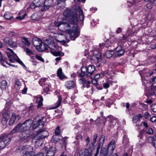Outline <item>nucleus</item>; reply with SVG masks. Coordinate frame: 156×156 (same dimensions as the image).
Wrapping results in <instances>:
<instances>
[{
	"mask_svg": "<svg viewBox=\"0 0 156 156\" xmlns=\"http://www.w3.org/2000/svg\"><path fill=\"white\" fill-rule=\"evenodd\" d=\"M80 81V82L83 84V85H85V84L87 83V81L86 80L83 78L81 79Z\"/></svg>",
	"mask_w": 156,
	"mask_h": 156,
	"instance_id": "6e6d98bb",
	"label": "nucleus"
},
{
	"mask_svg": "<svg viewBox=\"0 0 156 156\" xmlns=\"http://www.w3.org/2000/svg\"><path fill=\"white\" fill-rule=\"evenodd\" d=\"M43 2L41 0H34L30 5V7L32 9H34L35 8L41 6L43 4Z\"/></svg>",
	"mask_w": 156,
	"mask_h": 156,
	"instance_id": "9b49d317",
	"label": "nucleus"
},
{
	"mask_svg": "<svg viewBox=\"0 0 156 156\" xmlns=\"http://www.w3.org/2000/svg\"><path fill=\"white\" fill-rule=\"evenodd\" d=\"M147 140L148 142L151 144L153 146L156 148V140L152 137L150 136L148 138Z\"/></svg>",
	"mask_w": 156,
	"mask_h": 156,
	"instance_id": "c85d7f7f",
	"label": "nucleus"
},
{
	"mask_svg": "<svg viewBox=\"0 0 156 156\" xmlns=\"http://www.w3.org/2000/svg\"><path fill=\"white\" fill-rule=\"evenodd\" d=\"M104 143H102L101 141H99L97 144V150L96 153L95 154H94V156H97V155L98 154L99 150L101 146H102Z\"/></svg>",
	"mask_w": 156,
	"mask_h": 156,
	"instance_id": "2f4dec72",
	"label": "nucleus"
},
{
	"mask_svg": "<svg viewBox=\"0 0 156 156\" xmlns=\"http://www.w3.org/2000/svg\"><path fill=\"white\" fill-rule=\"evenodd\" d=\"M14 118V120L15 122H17V121L20 119L21 117L19 115H16L14 113H13L11 117Z\"/></svg>",
	"mask_w": 156,
	"mask_h": 156,
	"instance_id": "f704fd0d",
	"label": "nucleus"
},
{
	"mask_svg": "<svg viewBox=\"0 0 156 156\" xmlns=\"http://www.w3.org/2000/svg\"><path fill=\"white\" fill-rule=\"evenodd\" d=\"M154 73H155V71H153V70L152 71H151L149 69H146L144 73L145 76H150Z\"/></svg>",
	"mask_w": 156,
	"mask_h": 156,
	"instance_id": "473e14b6",
	"label": "nucleus"
},
{
	"mask_svg": "<svg viewBox=\"0 0 156 156\" xmlns=\"http://www.w3.org/2000/svg\"><path fill=\"white\" fill-rule=\"evenodd\" d=\"M60 135H56L54 134L52 136V140L55 142H58L60 139Z\"/></svg>",
	"mask_w": 156,
	"mask_h": 156,
	"instance_id": "72a5a7b5",
	"label": "nucleus"
},
{
	"mask_svg": "<svg viewBox=\"0 0 156 156\" xmlns=\"http://www.w3.org/2000/svg\"><path fill=\"white\" fill-rule=\"evenodd\" d=\"M35 99L36 100V103H38V105L37 106V108H39L42 106L43 98L42 96H39V97H36L35 98Z\"/></svg>",
	"mask_w": 156,
	"mask_h": 156,
	"instance_id": "a211bd4d",
	"label": "nucleus"
},
{
	"mask_svg": "<svg viewBox=\"0 0 156 156\" xmlns=\"http://www.w3.org/2000/svg\"><path fill=\"white\" fill-rule=\"evenodd\" d=\"M104 76V73H101L100 74H97L95 76V79H98L102 78Z\"/></svg>",
	"mask_w": 156,
	"mask_h": 156,
	"instance_id": "49530a36",
	"label": "nucleus"
},
{
	"mask_svg": "<svg viewBox=\"0 0 156 156\" xmlns=\"http://www.w3.org/2000/svg\"><path fill=\"white\" fill-rule=\"evenodd\" d=\"M8 119H7V118L3 116V119L2 121V125H5L6 124L7 122V120Z\"/></svg>",
	"mask_w": 156,
	"mask_h": 156,
	"instance_id": "5fc2aeb1",
	"label": "nucleus"
},
{
	"mask_svg": "<svg viewBox=\"0 0 156 156\" xmlns=\"http://www.w3.org/2000/svg\"><path fill=\"white\" fill-rule=\"evenodd\" d=\"M151 109L153 112H156V104L153 105L151 106Z\"/></svg>",
	"mask_w": 156,
	"mask_h": 156,
	"instance_id": "338daca9",
	"label": "nucleus"
},
{
	"mask_svg": "<svg viewBox=\"0 0 156 156\" xmlns=\"http://www.w3.org/2000/svg\"><path fill=\"white\" fill-rule=\"evenodd\" d=\"M22 42L25 46L29 47L30 45V42L28 41V40H22Z\"/></svg>",
	"mask_w": 156,
	"mask_h": 156,
	"instance_id": "c03bdc74",
	"label": "nucleus"
},
{
	"mask_svg": "<svg viewBox=\"0 0 156 156\" xmlns=\"http://www.w3.org/2000/svg\"><path fill=\"white\" fill-rule=\"evenodd\" d=\"M90 145H89L88 149H82L80 152L79 156H94L93 154L94 150H92Z\"/></svg>",
	"mask_w": 156,
	"mask_h": 156,
	"instance_id": "6e6552de",
	"label": "nucleus"
},
{
	"mask_svg": "<svg viewBox=\"0 0 156 156\" xmlns=\"http://www.w3.org/2000/svg\"><path fill=\"white\" fill-rule=\"evenodd\" d=\"M62 21L59 22H57V21H55L54 23V25L56 27H61V24Z\"/></svg>",
	"mask_w": 156,
	"mask_h": 156,
	"instance_id": "13d9d810",
	"label": "nucleus"
},
{
	"mask_svg": "<svg viewBox=\"0 0 156 156\" xmlns=\"http://www.w3.org/2000/svg\"><path fill=\"white\" fill-rule=\"evenodd\" d=\"M44 118V117H42L41 119L38 120L36 124H34L33 126V129H35L37 127H39L40 129L44 127V122L42 120Z\"/></svg>",
	"mask_w": 156,
	"mask_h": 156,
	"instance_id": "4468645a",
	"label": "nucleus"
},
{
	"mask_svg": "<svg viewBox=\"0 0 156 156\" xmlns=\"http://www.w3.org/2000/svg\"><path fill=\"white\" fill-rule=\"evenodd\" d=\"M105 136L104 135H102L100 138L99 139V141H101L102 142V143H104L105 142Z\"/></svg>",
	"mask_w": 156,
	"mask_h": 156,
	"instance_id": "052dcab7",
	"label": "nucleus"
},
{
	"mask_svg": "<svg viewBox=\"0 0 156 156\" xmlns=\"http://www.w3.org/2000/svg\"><path fill=\"white\" fill-rule=\"evenodd\" d=\"M24 50L26 54L29 55H30L33 54V51L28 48H26L24 49Z\"/></svg>",
	"mask_w": 156,
	"mask_h": 156,
	"instance_id": "e433bc0d",
	"label": "nucleus"
},
{
	"mask_svg": "<svg viewBox=\"0 0 156 156\" xmlns=\"http://www.w3.org/2000/svg\"><path fill=\"white\" fill-rule=\"evenodd\" d=\"M2 57H2H0V60L1 61L2 64L4 66H5V65L4 64V63L5 62L7 64H8V62L7 61H5V60L3 59Z\"/></svg>",
	"mask_w": 156,
	"mask_h": 156,
	"instance_id": "bf43d9fd",
	"label": "nucleus"
},
{
	"mask_svg": "<svg viewBox=\"0 0 156 156\" xmlns=\"http://www.w3.org/2000/svg\"><path fill=\"white\" fill-rule=\"evenodd\" d=\"M79 12V19L81 21H83L84 16L83 14V10L80 8L79 6H78L75 10V12L71 13V10L69 9H66L63 12V15L66 18L69 19V20L70 22L73 16H75V14H77V17H78V13Z\"/></svg>",
	"mask_w": 156,
	"mask_h": 156,
	"instance_id": "7ed1b4c3",
	"label": "nucleus"
},
{
	"mask_svg": "<svg viewBox=\"0 0 156 156\" xmlns=\"http://www.w3.org/2000/svg\"><path fill=\"white\" fill-rule=\"evenodd\" d=\"M4 17L8 20H12L13 19L12 13L8 12H5V13Z\"/></svg>",
	"mask_w": 156,
	"mask_h": 156,
	"instance_id": "c756f323",
	"label": "nucleus"
},
{
	"mask_svg": "<svg viewBox=\"0 0 156 156\" xmlns=\"http://www.w3.org/2000/svg\"><path fill=\"white\" fill-rule=\"evenodd\" d=\"M123 44H121L120 45L117 47L115 49L116 53L115 55L117 56H121L123 55L125 52V50L123 49L121 45Z\"/></svg>",
	"mask_w": 156,
	"mask_h": 156,
	"instance_id": "ddd939ff",
	"label": "nucleus"
},
{
	"mask_svg": "<svg viewBox=\"0 0 156 156\" xmlns=\"http://www.w3.org/2000/svg\"><path fill=\"white\" fill-rule=\"evenodd\" d=\"M46 81V78H42L41 79L39 82V83L41 86H42L43 83H44Z\"/></svg>",
	"mask_w": 156,
	"mask_h": 156,
	"instance_id": "3c124183",
	"label": "nucleus"
},
{
	"mask_svg": "<svg viewBox=\"0 0 156 156\" xmlns=\"http://www.w3.org/2000/svg\"><path fill=\"white\" fill-rule=\"evenodd\" d=\"M61 133V130L60 129L59 126H57L55 132V134L56 135H60Z\"/></svg>",
	"mask_w": 156,
	"mask_h": 156,
	"instance_id": "37998d69",
	"label": "nucleus"
},
{
	"mask_svg": "<svg viewBox=\"0 0 156 156\" xmlns=\"http://www.w3.org/2000/svg\"><path fill=\"white\" fill-rule=\"evenodd\" d=\"M98 137V135L97 134H94L93 136V140L91 144V145H90V147L92 150H94L95 148L94 144L96 143L97 139Z\"/></svg>",
	"mask_w": 156,
	"mask_h": 156,
	"instance_id": "bb28decb",
	"label": "nucleus"
},
{
	"mask_svg": "<svg viewBox=\"0 0 156 156\" xmlns=\"http://www.w3.org/2000/svg\"><path fill=\"white\" fill-rule=\"evenodd\" d=\"M151 88L153 90H156V83H153Z\"/></svg>",
	"mask_w": 156,
	"mask_h": 156,
	"instance_id": "774afa93",
	"label": "nucleus"
},
{
	"mask_svg": "<svg viewBox=\"0 0 156 156\" xmlns=\"http://www.w3.org/2000/svg\"><path fill=\"white\" fill-rule=\"evenodd\" d=\"M123 142L124 144H127L129 143L128 139L126 136L123 137Z\"/></svg>",
	"mask_w": 156,
	"mask_h": 156,
	"instance_id": "680f3d73",
	"label": "nucleus"
},
{
	"mask_svg": "<svg viewBox=\"0 0 156 156\" xmlns=\"http://www.w3.org/2000/svg\"><path fill=\"white\" fill-rule=\"evenodd\" d=\"M147 130L146 132V133L149 135H152L153 134L154 131L151 128H147Z\"/></svg>",
	"mask_w": 156,
	"mask_h": 156,
	"instance_id": "79ce46f5",
	"label": "nucleus"
},
{
	"mask_svg": "<svg viewBox=\"0 0 156 156\" xmlns=\"http://www.w3.org/2000/svg\"><path fill=\"white\" fill-rule=\"evenodd\" d=\"M5 43L6 45L11 47H15L17 46L16 42L13 41V40H5Z\"/></svg>",
	"mask_w": 156,
	"mask_h": 156,
	"instance_id": "dca6fc26",
	"label": "nucleus"
},
{
	"mask_svg": "<svg viewBox=\"0 0 156 156\" xmlns=\"http://www.w3.org/2000/svg\"><path fill=\"white\" fill-rule=\"evenodd\" d=\"M142 117V116L141 114H138L133 117L132 119V121L134 123H138L140 122V119H141Z\"/></svg>",
	"mask_w": 156,
	"mask_h": 156,
	"instance_id": "412c9836",
	"label": "nucleus"
},
{
	"mask_svg": "<svg viewBox=\"0 0 156 156\" xmlns=\"http://www.w3.org/2000/svg\"><path fill=\"white\" fill-rule=\"evenodd\" d=\"M48 45H45L44 44L42 43L41 44V45L40 46V48L37 49V50L40 52H42L45 51L46 52H48Z\"/></svg>",
	"mask_w": 156,
	"mask_h": 156,
	"instance_id": "6ab92c4d",
	"label": "nucleus"
},
{
	"mask_svg": "<svg viewBox=\"0 0 156 156\" xmlns=\"http://www.w3.org/2000/svg\"><path fill=\"white\" fill-rule=\"evenodd\" d=\"M58 42H60L61 44L62 45H64L66 43H68L69 41L68 40H66V41L64 40L62 41H60L59 40H57Z\"/></svg>",
	"mask_w": 156,
	"mask_h": 156,
	"instance_id": "864d4df0",
	"label": "nucleus"
},
{
	"mask_svg": "<svg viewBox=\"0 0 156 156\" xmlns=\"http://www.w3.org/2000/svg\"><path fill=\"white\" fill-rule=\"evenodd\" d=\"M53 5V2L52 0H45L44 2L43 11L48 9Z\"/></svg>",
	"mask_w": 156,
	"mask_h": 156,
	"instance_id": "f8f14e48",
	"label": "nucleus"
},
{
	"mask_svg": "<svg viewBox=\"0 0 156 156\" xmlns=\"http://www.w3.org/2000/svg\"><path fill=\"white\" fill-rule=\"evenodd\" d=\"M21 86V83L19 80H16L14 86L16 92H18Z\"/></svg>",
	"mask_w": 156,
	"mask_h": 156,
	"instance_id": "b1692460",
	"label": "nucleus"
},
{
	"mask_svg": "<svg viewBox=\"0 0 156 156\" xmlns=\"http://www.w3.org/2000/svg\"><path fill=\"white\" fill-rule=\"evenodd\" d=\"M15 56V57H14V56L11 55V56H10V57H9V59L10 62H14L15 61L16 59V55Z\"/></svg>",
	"mask_w": 156,
	"mask_h": 156,
	"instance_id": "8fccbe9b",
	"label": "nucleus"
},
{
	"mask_svg": "<svg viewBox=\"0 0 156 156\" xmlns=\"http://www.w3.org/2000/svg\"><path fill=\"white\" fill-rule=\"evenodd\" d=\"M14 122H15L14 121V118L11 117L9 120V124L11 126L12 125Z\"/></svg>",
	"mask_w": 156,
	"mask_h": 156,
	"instance_id": "0e129e2a",
	"label": "nucleus"
},
{
	"mask_svg": "<svg viewBox=\"0 0 156 156\" xmlns=\"http://www.w3.org/2000/svg\"><path fill=\"white\" fill-rule=\"evenodd\" d=\"M77 14H75V16H73L70 22H72L73 23V25L70 28L69 32V36L71 38H76L79 36L80 32L78 30V27L77 24L78 23V19L77 17Z\"/></svg>",
	"mask_w": 156,
	"mask_h": 156,
	"instance_id": "f03ea898",
	"label": "nucleus"
},
{
	"mask_svg": "<svg viewBox=\"0 0 156 156\" xmlns=\"http://www.w3.org/2000/svg\"><path fill=\"white\" fill-rule=\"evenodd\" d=\"M28 112L30 113H32L35 111V107L33 104H30V106L29 107L28 109Z\"/></svg>",
	"mask_w": 156,
	"mask_h": 156,
	"instance_id": "c9c22d12",
	"label": "nucleus"
},
{
	"mask_svg": "<svg viewBox=\"0 0 156 156\" xmlns=\"http://www.w3.org/2000/svg\"><path fill=\"white\" fill-rule=\"evenodd\" d=\"M51 53L54 56H62L64 55V54L61 51H53L52 50H50Z\"/></svg>",
	"mask_w": 156,
	"mask_h": 156,
	"instance_id": "a878e982",
	"label": "nucleus"
},
{
	"mask_svg": "<svg viewBox=\"0 0 156 156\" xmlns=\"http://www.w3.org/2000/svg\"><path fill=\"white\" fill-rule=\"evenodd\" d=\"M57 76L61 80H62L65 77L64 75L62 73V69L60 68H59L58 69L57 72Z\"/></svg>",
	"mask_w": 156,
	"mask_h": 156,
	"instance_id": "cd10ccee",
	"label": "nucleus"
},
{
	"mask_svg": "<svg viewBox=\"0 0 156 156\" xmlns=\"http://www.w3.org/2000/svg\"><path fill=\"white\" fill-rule=\"evenodd\" d=\"M65 86L68 89H71L75 87L76 86L75 82L74 81L69 80L66 82Z\"/></svg>",
	"mask_w": 156,
	"mask_h": 156,
	"instance_id": "f3484780",
	"label": "nucleus"
},
{
	"mask_svg": "<svg viewBox=\"0 0 156 156\" xmlns=\"http://www.w3.org/2000/svg\"><path fill=\"white\" fill-rule=\"evenodd\" d=\"M115 142L114 140H112L108 144L107 150L108 152L112 153L115 147Z\"/></svg>",
	"mask_w": 156,
	"mask_h": 156,
	"instance_id": "9d476101",
	"label": "nucleus"
},
{
	"mask_svg": "<svg viewBox=\"0 0 156 156\" xmlns=\"http://www.w3.org/2000/svg\"><path fill=\"white\" fill-rule=\"evenodd\" d=\"M114 54L113 50H110L107 51L104 55L107 58H110L112 57Z\"/></svg>",
	"mask_w": 156,
	"mask_h": 156,
	"instance_id": "5701e85b",
	"label": "nucleus"
},
{
	"mask_svg": "<svg viewBox=\"0 0 156 156\" xmlns=\"http://www.w3.org/2000/svg\"><path fill=\"white\" fill-rule=\"evenodd\" d=\"M55 148L54 147H50L47 153V156H53L55 154Z\"/></svg>",
	"mask_w": 156,
	"mask_h": 156,
	"instance_id": "4be33fe9",
	"label": "nucleus"
},
{
	"mask_svg": "<svg viewBox=\"0 0 156 156\" xmlns=\"http://www.w3.org/2000/svg\"><path fill=\"white\" fill-rule=\"evenodd\" d=\"M31 18L32 20H37L39 19L36 13L33 14L31 16Z\"/></svg>",
	"mask_w": 156,
	"mask_h": 156,
	"instance_id": "09e8293b",
	"label": "nucleus"
},
{
	"mask_svg": "<svg viewBox=\"0 0 156 156\" xmlns=\"http://www.w3.org/2000/svg\"><path fill=\"white\" fill-rule=\"evenodd\" d=\"M150 121L153 122H156V116H153L150 118Z\"/></svg>",
	"mask_w": 156,
	"mask_h": 156,
	"instance_id": "69168bd1",
	"label": "nucleus"
},
{
	"mask_svg": "<svg viewBox=\"0 0 156 156\" xmlns=\"http://www.w3.org/2000/svg\"><path fill=\"white\" fill-rule=\"evenodd\" d=\"M83 136H84L83 135L80 133H78L76 136V140L78 141L79 140L82 141L83 140Z\"/></svg>",
	"mask_w": 156,
	"mask_h": 156,
	"instance_id": "ea45409f",
	"label": "nucleus"
},
{
	"mask_svg": "<svg viewBox=\"0 0 156 156\" xmlns=\"http://www.w3.org/2000/svg\"><path fill=\"white\" fill-rule=\"evenodd\" d=\"M7 86V82L5 80H3L1 82L0 85V88L2 90H5L6 89Z\"/></svg>",
	"mask_w": 156,
	"mask_h": 156,
	"instance_id": "7c9ffc66",
	"label": "nucleus"
},
{
	"mask_svg": "<svg viewBox=\"0 0 156 156\" xmlns=\"http://www.w3.org/2000/svg\"><path fill=\"white\" fill-rule=\"evenodd\" d=\"M36 58L37 59L42 62H44V59L42 58V57L41 56L38 55H36Z\"/></svg>",
	"mask_w": 156,
	"mask_h": 156,
	"instance_id": "4d7b16f0",
	"label": "nucleus"
},
{
	"mask_svg": "<svg viewBox=\"0 0 156 156\" xmlns=\"http://www.w3.org/2000/svg\"><path fill=\"white\" fill-rule=\"evenodd\" d=\"M32 147L30 146L27 145L21 146L20 148H19V150H21V153H24L23 156H32V152L30 151Z\"/></svg>",
	"mask_w": 156,
	"mask_h": 156,
	"instance_id": "0eeeda50",
	"label": "nucleus"
},
{
	"mask_svg": "<svg viewBox=\"0 0 156 156\" xmlns=\"http://www.w3.org/2000/svg\"><path fill=\"white\" fill-rule=\"evenodd\" d=\"M66 138H63L62 136L60 137V139L59 141V143L62 145L66 144Z\"/></svg>",
	"mask_w": 156,
	"mask_h": 156,
	"instance_id": "4c0bfd02",
	"label": "nucleus"
},
{
	"mask_svg": "<svg viewBox=\"0 0 156 156\" xmlns=\"http://www.w3.org/2000/svg\"><path fill=\"white\" fill-rule=\"evenodd\" d=\"M42 42L41 40H33L32 41L33 44L34 46L36 47L37 49L40 48V46Z\"/></svg>",
	"mask_w": 156,
	"mask_h": 156,
	"instance_id": "aec40b11",
	"label": "nucleus"
},
{
	"mask_svg": "<svg viewBox=\"0 0 156 156\" xmlns=\"http://www.w3.org/2000/svg\"><path fill=\"white\" fill-rule=\"evenodd\" d=\"M26 15V13L25 12L23 13V15H22L21 16H17L16 17V19H18L19 20H22L25 17V16Z\"/></svg>",
	"mask_w": 156,
	"mask_h": 156,
	"instance_id": "a18cd8bd",
	"label": "nucleus"
},
{
	"mask_svg": "<svg viewBox=\"0 0 156 156\" xmlns=\"http://www.w3.org/2000/svg\"><path fill=\"white\" fill-rule=\"evenodd\" d=\"M62 101V97L60 96H58V100L56 103V105L55 107V108H57L58 107L61 105V102Z\"/></svg>",
	"mask_w": 156,
	"mask_h": 156,
	"instance_id": "58836bf2",
	"label": "nucleus"
},
{
	"mask_svg": "<svg viewBox=\"0 0 156 156\" xmlns=\"http://www.w3.org/2000/svg\"><path fill=\"white\" fill-rule=\"evenodd\" d=\"M10 135L9 134L3 136H1L2 138L0 140V150L5 148L10 143L12 137L10 136Z\"/></svg>",
	"mask_w": 156,
	"mask_h": 156,
	"instance_id": "423d86ee",
	"label": "nucleus"
},
{
	"mask_svg": "<svg viewBox=\"0 0 156 156\" xmlns=\"http://www.w3.org/2000/svg\"><path fill=\"white\" fill-rule=\"evenodd\" d=\"M10 115V113L9 111H5L3 115V116L7 118V119H9Z\"/></svg>",
	"mask_w": 156,
	"mask_h": 156,
	"instance_id": "a19ab883",
	"label": "nucleus"
},
{
	"mask_svg": "<svg viewBox=\"0 0 156 156\" xmlns=\"http://www.w3.org/2000/svg\"><path fill=\"white\" fill-rule=\"evenodd\" d=\"M144 116L146 119H149L150 118L151 115L148 112H146L144 113Z\"/></svg>",
	"mask_w": 156,
	"mask_h": 156,
	"instance_id": "603ef678",
	"label": "nucleus"
},
{
	"mask_svg": "<svg viewBox=\"0 0 156 156\" xmlns=\"http://www.w3.org/2000/svg\"><path fill=\"white\" fill-rule=\"evenodd\" d=\"M32 123V120L28 119L22 123H19L12 130L9 134L12 135L17 132H21L20 135V139L24 142L28 141L30 140V135L26 134L25 132L29 130Z\"/></svg>",
	"mask_w": 156,
	"mask_h": 156,
	"instance_id": "f257e3e1",
	"label": "nucleus"
},
{
	"mask_svg": "<svg viewBox=\"0 0 156 156\" xmlns=\"http://www.w3.org/2000/svg\"><path fill=\"white\" fill-rule=\"evenodd\" d=\"M45 42L47 43L48 47L49 48L55 50L57 49V47L54 43L53 41L51 40H45Z\"/></svg>",
	"mask_w": 156,
	"mask_h": 156,
	"instance_id": "2eb2a0df",
	"label": "nucleus"
},
{
	"mask_svg": "<svg viewBox=\"0 0 156 156\" xmlns=\"http://www.w3.org/2000/svg\"><path fill=\"white\" fill-rule=\"evenodd\" d=\"M95 70V67L93 65H89L88 67L83 66L81 68V72L79 73V76L83 77L86 75L87 76L90 77Z\"/></svg>",
	"mask_w": 156,
	"mask_h": 156,
	"instance_id": "20e7f679",
	"label": "nucleus"
},
{
	"mask_svg": "<svg viewBox=\"0 0 156 156\" xmlns=\"http://www.w3.org/2000/svg\"><path fill=\"white\" fill-rule=\"evenodd\" d=\"M107 150L106 151L105 148L103 147H102L101 148V153H102L104 155L105 154H106L107 153Z\"/></svg>",
	"mask_w": 156,
	"mask_h": 156,
	"instance_id": "e2e57ef3",
	"label": "nucleus"
},
{
	"mask_svg": "<svg viewBox=\"0 0 156 156\" xmlns=\"http://www.w3.org/2000/svg\"><path fill=\"white\" fill-rule=\"evenodd\" d=\"M145 2L150 3L156 5V0H144Z\"/></svg>",
	"mask_w": 156,
	"mask_h": 156,
	"instance_id": "de8ad7c7",
	"label": "nucleus"
},
{
	"mask_svg": "<svg viewBox=\"0 0 156 156\" xmlns=\"http://www.w3.org/2000/svg\"><path fill=\"white\" fill-rule=\"evenodd\" d=\"M65 0H57L56 4L61 8H64L65 6Z\"/></svg>",
	"mask_w": 156,
	"mask_h": 156,
	"instance_id": "393cba45",
	"label": "nucleus"
},
{
	"mask_svg": "<svg viewBox=\"0 0 156 156\" xmlns=\"http://www.w3.org/2000/svg\"><path fill=\"white\" fill-rule=\"evenodd\" d=\"M38 135L35 137L34 140H35V144H40L41 145L42 143L41 141L43 138H45L48 135L47 131L44 130L42 129H40L37 131Z\"/></svg>",
	"mask_w": 156,
	"mask_h": 156,
	"instance_id": "39448f33",
	"label": "nucleus"
},
{
	"mask_svg": "<svg viewBox=\"0 0 156 156\" xmlns=\"http://www.w3.org/2000/svg\"><path fill=\"white\" fill-rule=\"evenodd\" d=\"M73 23L70 22L69 20L67 22L64 21H62L61 25L60 28L66 30H69L70 28V27L73 25Z\"/></svg>",
	"mask_w": 156,
	"mask_h": 156,
	"instance_id": "1a4fd4ad",
	"label": "nucleus"
}]
</instances>
